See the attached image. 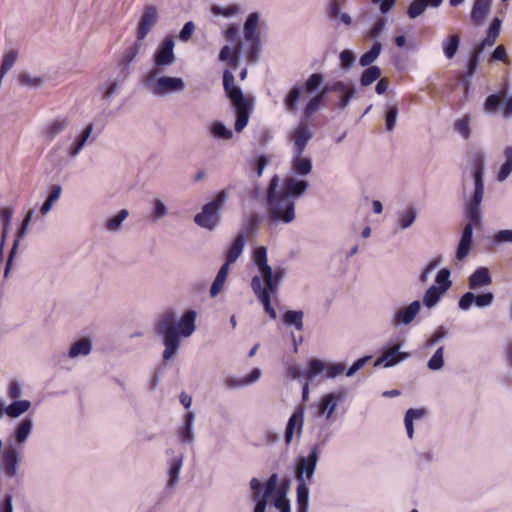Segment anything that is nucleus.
<instances>
[{"label": "nucleus", "mask_w": 512, "mask_h": 512, "mask_svg": "<svg viewBox=\"0 0 512 512\" xmlns=\"http://www.w3.org/2000/svg\"><path fill=\"white\" fill-rule=\"evenodd\" d=\"M174 40L171 37L165 38L153 55V67L150 70H165L166 67L172 66L176 62L174 53Z\"/></svg>", "instance_id": "nucleus-9"}, {"label": "nucleus", "mask_w": 512, "mask_h": 512, "mask_svg": "<svg viewBox=\"0 0 512 512\" xmlns=\"http://www.w3.org/2000/svg\"><path fill=\"white\" fill-rule=\"evenodd\" d=\"M324 82V76L320 73L311 74L305 82L307 93L315 92Z\"/></svg>", "instance_id": "nucleus-55"}, {"label": "nucleus", "mask_w": 512, "mask_h": 512, "mask_svg": "<svg viewBox=\"0 0 512 512\" xmlns=\"http://www.w3.org/2000/svg\"><path fill=\"white\" fill-rule=\"evenodd\" d=\"M427 367L431 371H439L444 367V347L440 346L427 362Z\"/></svg>", "instance_id": "nucleus-51"}, {"label": "nucleus", "mask_w": 512, "mask_h": 512, "mask_svg": "<svg viewBox=\"0 0 512 512\" xmlns=\"http://www.w3.org/2000/svg\"><path fill=\"white\" fill-rule=\"evenodd\" d=\"M502 155L503 161L496 175V180L498 182L506 181L512 174V146H505Z\"/></svg>", "instance_id": "nucleus-29"}, {"label": "nucleus", "mask_w": 512, "mask_h": 512, "mask_svg": "<svg viewBox=\"0 0 512 512\" xmlns=\"http://www.w3.org/2000/svg\"><path fill=\"white\" fill-rule=\"evenodd\" d=\"M253 261L258 268L259 275L252 278L251 288L266 313L274 320L277 318V313L271 305V296L276 294L279 284L284 279L285 269L280 266L273 269L268 264L267 249L264 246L255 248Z\"/></svg>", "instance_id": "nucleus-2"}, {"label": "nucleus", "mask_w": 512, "mask_h": 512, "mask_svg": "<svg viewBox=\"0 0 512 512\" xmlns=\"http://www.w3.org/2000/svg\"><path fill=\"white\" fill-rule=\"evenodd\" d=\"M441 262L440 258H436L431 260L423 269L421 274L419 275V282L421 284H426L430 278L431 273L439 266Z\"/></svg>", "instance_id": "nucleus-60"}, {"label": "nucleus", "mask_w": 512, "mask_h": 512, "mask_svg": "<svg viewBox=\"0 0 512 512\" xmlns=\"http://www.w3.org/2000/svg\"><path fill=\"white\" fill-rule=\"evenodd\" d=\"M450 275L451 272L448 268L441 269L436 275L435 282L438 285L437 287L444 293H446L452 285Z\"/></svg>", "instance_id": "nucleus-52"}, {"label": "nucleus", "mask_w": 512, "mask_h": 512, "mask_svg": "<svg viewBox=\"0 0 512 512\" xmlns=\"http://www.w3.org/2000/svg\"><path fill=\"white\" fill-rule=\"evenodd\" d=\"M491 283L492 277L489 269L486 267H478L468 279V285L471 290L489 286Z\"/></svg>", "instance_id": "nucleus-24"}, {"label": "nucleus", "mask_w": 512, "mask_h": 512, "mask_svg": "<svg viewBox=\"0 0 512 512\" xmlns=\"http://www.w3.org/2000/svg\"><path fill=\"white\" fill-rule=\"evenodd\" d=\"M229 196V188L222 189L216 197L202 207V211L194 216V222L205 229L213 230L218 225L219 211L226 203Z\"/></svg>", "instance_id": "nucleus-8"}, {"label": "nucleus", "mask_w": 512, "mask_h": 512, "mask_svg": "<svg viewBox=\"0 0 512 512\" xmlns=\"http://www.w3.org/2000/svg\"><path fill=\"white\" fill-rule=\"evenodd\" d=\"M210 133L213 137L222 140H230L233 137V131L227 128L222 122L215 121L210 126Z\"/></svg>", "instance_id": "nucleus-50"}, {"label": "nucleus", "mask_w": 512, "mask_h": 512, "mask_svg": "<svg viewBox=\"0 0 512 512\" xmlns=\"http://www.w3.org/2000/svg\"><path fill=\"white\" fill-rule=\"evenodd\" d=\"M327 368V363L320 359H312L308 364V369L305 372L307 379L313 380L318 375L324 373Z\"/></svg>", "instance_id": "nucleus-49"}, {"label": "nucleus", "mask_w": 512, "mask_h": 512, "mask_svg": "<svg viewBox=\"0 0 512 512\" xmlns=\"http://www.w3.org/2000/svg\"><path fill=\"white\" fill-rule=\"evenodd\" d=\"M278 485V475L273 473L268 480L262 485V490L253 492L251 499L266 500L268 502L269 497L276 491Z\"/></svg>", "instance_id": "nucleus-33"}, {"label": "nucleus", "mask_w": 512, "mask_h": 512, "mask_svg": "<svg viewBox=\"0 0 512 512\" xmlns=\"http://www.w3.org/2000/svg\"><path fill=\"white\" fill-rule=\"evenodd\" d=\"M426 411L424 409L410 408L405 413L404 423L407 431V436L412 439L414 436V420L421 419L425 416Z\"/></svg>", "instance_id": "nucleus-38"}, {"label": "nucleus", "mask_w": 512, "mask_h": 512, "mask_svg": "<svg viewBox=\"0 0 512 512\" xmlns=\"http://www.w3.org/2000/svg\"><path fill=\"white\" fill-rule=\"evenodd\" d=\"M31 406L32 403L29 400L17 399L5 407L2 406V415L5 414L10 418H19L25 414Z\"/></svg>", "instance_id": "nucleus-30"}, {"label": "nucleus", "mask_w": 512, "mask_h": 512, "mask_svg": "<svg viewBox=\"0 0 512 512\" xmlns=\"http://www.w3.org/2000/svg\"><path fill=\"white\" fill-rule=\"evenodd\" d=\"M245 245V237L243 234L237 235L232 245L227 251L226 262L231 265L237 261V259L241 256Z\"/></svg>", "instance_id": "nucleus-35"}, {"label": "nucleus", "mask_w": 512, "mask_h": 512, "mask_svg": "<svg viewBox=\"0 0 512 512\" xmlns=\"http://www.w3.org/2000/svg\"><path fill=\"white\" fill-rule=\"evenodd\" d=\"M142 41L143 40L137 39L136 42L126 51V53L123 56V59L119 63V68L121 70V73L123 74V79L127 78L129 74L130 65L133 63V61L140 53L142 49Z\"/></svg>", "instance_id": "nucleus-26"}, {"label": "nucleus", "mask_w": 512, "mask_h": 512, "mask_svg": "<svg viewBox=\"0 0 512 512\" xmlns=\"http://www.w3.org/2000/svg\"><path fill=\"white\" fill-rule=\"evenodd\" d=\"M19 41L16 43L15 47L8 48L3 59H2V77L4 74L10 70L14 64L16 63L19 55Z\"/></svg>", "instance_id": "nucleus-47"}, {"label": "nucleus", "mask_w": 512, "mask_h": 512, "mask_svg": "<svg viewBox=\"0 0 512 512\" xmlns=\"http://www.w3.org/2000/svg\"><path fill=\"white\" fill-rule=\"evenodd\" d=\"M34 428V420L32 417H25L16 424L13 432L8 438V446L17 447L23 450L26 442L30 438Z\"/></svg>", "instance_id": "nucleus-11"}, {"label": "nucleus", "mask_w": 512, "mask_h": 512, "mask_svg": "<svg viewBox=\"0 0 512 512\" xmlns=\"http://www.w3.org/2000/svg\"><path fill=\"white\" fill-rule=\"evenodd\" d=\"M279 177L274 175L267 189V215L269 223L289 224L295 219V201L277 191Z\"/></svg>", "instance_id": "nucleus-5"}, {"label": "nucleus", "mask_w": 512, "mask_h": 512, "mask_svg": "<svg viewBox=\"0 0 512 512\" xmlns=\"http://www.w3.org/2000/svg\"><path fill=\"white\" fill-rule=\"evenodd\" d=\"M427 8V2L424 0H413L408 8V15L410 18L415 19L420 16Z\"/></svg>", "instance_id": "nucleus-59"}, {"label": "nucleus", "mask_w": 512, "mask_h": 512, "mask_svg": "<svg viewBox=\"0 0 512 512\" xmlns=\"http://www.w3.org/2000/svg\"><path fill=\"white\" fill-rule=\"evenodd\" d=\"M291 171L300 176H308L312 172V159L303 157V153H293Z\"/></svg>", "instance_id": "nucleus-25"}, {"label": "nucleus", "mask_w": 512, "mask_h": 512, "mask_svg": "<svg viewBox=\"0 0 512 512\" xmlns=\"http://www.w3.org/2000/svg\"><path fill=\"white\" fill-rule=\"evenodd\" d=\"M8 397L13 400L20 399L23 394V386L18 380H11L8 384Z\"/></svg>", "instance_id": "nucleus-64"}, {"label": "nucleus", "mask_w": 512, "mask_h": 512, "mask_svg": "<svg viewBox=\"0 0 512 512\" xmlns=\"http://www.w3.org/2000/svg\"><path fill=\"white\" fill-rule=\"evenodd\" d=\"M345 371V365L340 362L335 363H327L326 368V377L329 379H334L340 375H342Z\"/></svg>", "instance_id": "nucleus-62"}, {"label": "nucleus", "mask_w": 512, "mask_h": 512, "mask_svg": "<svg viewBox=\"0 0 512 512\" xmlns=\"http://www.w3.org/2000/svg\"><path fill=\"white\" fill-rule=\"evenodd\" d=\"M68 125L69 122L67 119H55L45 127L44 135L49 141H52L57 135L62 133Z\"/></svg>", "instance_id": "nucleus-44"}, {"label": "nucleus", "mask_w": 512, "mask_h": 512, "mask_svg": "<svg viewBox=\"0 0 512 512\" xmlns=\"http://www.w3.org/2000/svg\"><path fill=\"white\" fill-rule=\"evenodd\" d=\"M398 116V107L396 104H388L385 114V127L386 130L391 132L395 129Z\"/></svg>", "instance_id": "nucleus-53"}, {"label": "nucleus", "mask_w": 512, "mask_h": 512, "mask_svg": "<svg viewBox=\"0 0 512 512\" xmlns=\"http://www.w3.org/2000/svg\"><path fill=\"white\" fill-rule=\"evenodd\" d=\"M259 18L260 17L258 13H251L247 17L244 23V36L246 41L259 39V35L257 32Z\"/></svg>", "instance_id": "nucleus-37"}, {"label": "nucleus", "mask_w": 512, "mask_h": 512, "mask_svg": "<svg viewBox=\"0 0 512 512\" xmlns=\"http://www.w3.org/2000/svg\"><path fill=\"white\" fill-rule=\"evenodd\" d=\"M339 59L341 68L348 70L355 64L356 56L351 50L345 49L339 54Z\"/></svg>", "instance_id": "nucleus-58"}, {"label": "nucleus", "mask_w": 512, "mask_h": 512, "mask_svg": "<svg viewBox=\"0 0 512 512\" xmlns=\"http://www.w3.org/2000/svg\"><path fill=\"white\" fill-rule=\"evenodd\" d=\"M229 267H230V265L227 263H224L220 267V269L211 285V288H210V295L212 298L216 297L223 289L226 279H227V276H228Z\"/></svg>", "instance_id": "nucleus-36"}, {"label": "nucleus", "mask_w": 512, "mask_h": 512, "mask_svg": "<svg viewBox=\"0 0 512 512\" xmlns=\"http://www.w3.org/2000/svg\"><path fill=\"white\" fill-rule=\"evenodd\" d=\"M304 313L301 310H289L283 315V323L287 326H293L296 330L304 329Z\"/></svg>", "instance_id": "nucleus-40"}, {"label": "nucleus", "mask_w": 512, "mask_h": 512, "mask_svg": "<svg viewBox=\"0 0 512 512\" xmlns=\"http://www.w3.org/2000/svg\"><path fill=\"white\" fill-rule=\"evenodd\" d=\"M197 313L194 310L186 311L177 321L173 312L164 313L157 323L156 329L162 337L165 349L162 353L164 361L172 359L181 345V337H190L196 330Z\"/></svg>", "instance_id": "nucleus-3"}, {"label": "nucleus", "mask_w": 512, "mask_h": 512, "mask_svg": "<svg viewBox=\"0 0 512 512\" xmlns=\"http://www.w3.org/2000/svg\"><path fill=\"white\" fill-rule=\"evenodd\" d=\"M33 215H34V211L29 210L27 212V214L25 215L24 219L22 220L19 229L16 232L13 247L8 255L6 266H5V271H4L5 277H8V275H9V272L13 266V260L15 258V255H16L18 247H19L20 240L26 236L28 227L32 221Z\"/></svg>", "instance_id": "nucleus-18"}, {"label": "nucleus", "mask_w": 512, "mask_h": 512, "mask_svg": "<svg viewBox=\"0 0 512 512\" xmlns=\"http://www.w3.org/2000/svg\"><path fill=\"white\" fill-rule=\"evenodd\" d=\"M274 506L280 512H291L290 504L286 497L285 490L281 489L276 493V497L274 499Z\"/></svg>", "instance_id": "nucleus-57"}, {"label": "nucleus", "mask_w": 512, "mask_h": 512, "mask_svg": "<svg viewBox=\"0 0 512 512\" xmlns=\"http://www.w3.org/2000/svg\"><path fill=\"white\" fill-rule=\"evenodd\" d=\"M337 400H342L340 393L334 392L324 395L319 405V414H326V419H329L337 407Z\"/></svg>", "instance_id": "nucleus-31"}, {"label": "nucleus", "mask_w": 512, "mask_h": 512, "mask_svg": "<svg viewBox=\"0 0 512 512\" xmlns=\"http://www.w3.org/2000/svg\"><path fill=\"white\" fill-rule=\"evenodd\" d=\"M381 76V69L378 66L367 67L360 78V84L363 87H367L378 80Z\"/></svg>", "instance_id": "nucleus-48"}, {"label": "nucleus", "mask_w": 512, "mask_h": 512, "mask_svg": "<svg viewBox=\"0 0 512 512\" xmlns=\"http://www.w3.org/2000/svg\"><path fill=\"white\" fill-rule=\"evenodd\" d=\"M322 91H326V94L329 92H337L340 95L346 94L348 92H354L355 90L352 86L344 83L343 81H336L331 85L325 86Z\"/></svg>", "instance_id": "nucleus-56"}, {"label": "nucleus", "mask_w": 512, "mask_h": 512, "mask_svg": "<svg viewBox=\"0 0 512 512\" xmlns=\"http://www.w3.org/2000/svg\"><path fill=\"white\" fill-rule=\"evenodd\" d=\"M129 216V211L127 209L120 210L115 216L108 218L105 221L104 227L109 232H118L122 228L123 222Z\"/></svg>", "instance_id": "nucleus-42"}, {"label": "nucleus", "mask_w": 512, "mask_h": 512, "mask_svg": "<svg viewBox=\"0 0 512 512\" xmlns=\"http://www.w3.org/2000/svg\"><path fill=\"white\" fill-rule=\"evenodd\" d=\"M303 87L301 85H295L287 93L283 100L285 110L290 114H296L298 111V103L300 101Z\"/></svg>", "instance_id": "nucleus-32"}, {"label": "nucleus", "mask_w": 512, "mask_h": 512, "mask_svg": "<svg viewBox=\"0 0 512 512\" xmlns=\"http://www.w3.org/2000/svg\"><path fill=\"white\" fill-rule=\"evenodd\" d=\"M382 51V44L379 41H375L367 52L362 54L359 59V64L362 67H369L373 62H375Z\"/></svg>", "instance_id": "nucleus-43"}, {"label": "nucleus", "mask_w": 512, "mask_h": 512, "mask_svg": "<svg viewBox=\"0 0 512 512\" xmlns=\"http://www.w3.org/2000/svg\"><path fill=\"white\" fill-rule=\"evenodd\" d=\"M262 375L259 368H254L249 375L244 377L228 376L224 379V385L229 390L241 389L256 383Z\"/></svg>", "instance_id": "nucleus-21"}, {"label": "nucleus", "mask_w": 512, "mask_h": 512, "mask_svg": "<svg viewBox=\"0 0 512 512\" xmlns=\"http://www.w3.org/2000/svg\"><path fill=\"white\" fill-rule=\"evenodd\" d=\"M309 188V182L304 179H297L294 176H288L283 180L282 187L277 191L280 193H285V195H289L291 199L295 201V198H298L305 194L307 189Z\"/></svg>", "instance_id": "nucleus-20"}, {"label": "nucleus", "mask_w": 512, "mask_h": 512, "mask_svg": "<svg viewBox=\"0 0 512 512\" xmlns=\"http://www.w3.org/2000/svg\"><path fill=\"white\" fill-rule=\"evenodd\" d=\"M93 349V343L89 338H81L73 342L68 351V357L76 359L88 356Z\"/></svg>", "instance_id": "nucleus-28"}, {"label": "nucleus", "mask_w": 512, "mask_h": 512, "mask_svg": "<svg viewBox=\"0 0 512 512\" xmlns=\"http://www.w3.org/2000/svg\"><path fill=\"white\" fill-rule=\"evenodd\" d=\"M471 161L474 192L464 203V213L468 223L463 228L456 251V259L459 261L464 260L469 255L474 226L478 227L482 224L481 203L484 196V153L481 150L473 151Z\"/></svg>", "instance_id": "nucleus-1"}, {"label": "nucleus", "mask_w": 512, "mask_h": 512, "mask_svg": "<svg viewBox=\"0 0 512 512\" xmlns=\"http://www.w3.org/2000/svg\"><path fill=\"white\" fill-rule=\"evenodd\" d=\"M22 451L17 447L8 445L2 450V471L7 477L15 478L18 476Z\"/></svg>", "instance_id": "nucleus-14"}, {"label": "nucleus", "mask_w": 512, "mask_h": 512, "mask_svg": "<svg viewBox=\"0 0 512 512\" xmlns=\"http://www.w3.org/2000/svg\"><path fill=\"white\" fill-rule=\"evenodd\" d=\"M500 105L503 106L501 97L497 94H492L486 98L484 102V110L489 113H494Z\"/></svg>", "instance_id": "nucleus-63"}, {"label": "nucleus", "mask_w": 512, "mask_h": 512, "mask_svg": "<svg viewBox=\"0 0 512 512\" xmlns=\"http://www.w3.org/2000/svg\"><path fill=\"white\" fill-rule=\"evenodd\" d=\"M165 455L167 456L166 466L168 475L166 486L169 489H173L179 482L180 473L184 463V454L176 453L174 449L168 448L165 451Z\"/></svg>", "instance_id": "nucleus-10"}, {"label": "nucleus", "mask_w": 512, "mask_h": 512, "mask_svg": "<svg viewBox=\"0 0 512 512\" xmlns=\"http://www.w3.org/2000/svg\"><path fill=\"white\" fill-rule=\"evenodd\" d=\"M211 12L215 16H223V17H231L238 12V7L236 5H229L227 7H221L219 5H213L211 7Z\"/></svg>", "instance_id": "nucleus-61"}, {"label": "nucleus", "mask_w": 512, "mask_h": 512, "mask_svg": "<svg viewBox=\"0 0 512 512\" xmlns=\"http://www.w3.org/2000/svg\"><path fill=\"white\" fill-rule=\"evenodd\" d=\"M223 88L236 113L235 131L241 132L248 124L252 100L247 98L241 88L235 85L234 75L227 69L223 72Z\"/></svg>", "instance_id": "nucleus-6"}, {"label": "nucleus", "mask_w": 512, "mask_h": 512, "mask_svg": "<svg viewBox=\"0 0 512 512\" xmlns=\"http://www.w3.org/2000/svg\"><path fill=\"white\" fill-rule=\"evenodd\" d=\"M400 348L401 344H397L385 351L382 356L376 360L375 366L383 365L385 368H389L407 359L409 357V353L400 352Z\"/></svg>", "instance_id": "nucleus-22"}, {"label": "nucleus", "mask_w": 512, "mask_h": 512, "mask_svg": "<svg viewBox=\"0 0 512 512\" xmlns=\"http://www.w3.org/2000/svg\"><path fill=\"white\" fill-rule=\"evenodd\" d=\"M312 138L313 132L307 123L301 120L289 135V139L292 142V153H304Z\"/></svg>", "instance_id": "nucleus-15"}, {"label": "nucleus", "mask_w": 512, "mask_h": 512, "mask_svg": "<svg viewBox=\"0 0 512 512\" xmlns=\"http://www.w3.org/2000/svg\"><path fill=\"white\" fill-rule=\"evenodd\" d=\"M93 129H94V125L89 124L82 131V133L79 136H77L75 141L68 148V154L70 157L74 158L79 154V152L82 150V148L85 146V144L91 137Z\"/></svg>", "instance_id": "nucleus-34"}, {"label": "nucleus", "mask_w": 512, "mask_h": 512, "mask_svg": "<svg viewBox=\"0 0 512 512\" xmlns=\"http://www.w3.org/2000/svg\"><path fill=\"white\" fill-rule=\"evenodd\" d=\"M460 46V36L458 34L450 35L442 42V49L447 59H453Z\"/></svg>", "instance_id": "nucleus-41"}, {"label": "nucleus", "mask_w": 512, "mask_h": 512, "mask_svg": "<svg viewBox=\"0 0 512 512\" xmlns=\"http://www.w3.org/2000/svg\"><path fill=\"white\" fill-rule=\"evenodd\" d=\"M494 301V294L492 292L475 295L473 292L464 293L458 302V307L467 311L471 308L472 304L475 303L477 307L484 308L489 307Z\"/></svg>", "instance_id": "nucleus-19"}, {"label": "nucleus", "mask_w": 512, "mask_h": 512, "mask_svg": "<svg viewBox=\"0 0 512 512\" xmlns=\"http://www.w3.org/2000/svg\"><path fill=\"white\" fill-rule=\"evenodd\" d=\"M444 294V292L438 289L437 285L430 286L424 293L423 305L429 309L433 308Z\"/></svg>", "instance_id": "nucleus-46"}, {"label": "nucleus", "mask_w": 512, "mask_h": 512, "mask_svg": "<svg viewBox=\"0 0 512 512\" xmlns=\"http://www.w3.org/2000/svg\"><path fill=\"white\" fill-rule=\"evenodd\" d=\"M304 417V406L297 407L292 413V415L289 417L284 431V442L287 446H289L292 443L294 437H301L304 425Z\"/></svg>", "instance_id": "nucleus-12"}, {"label": "nucleus", "mask_w": 512, "mask_h": 512, "mask_svg": "<svg viewBox=\"0 0 512 512\" xmlns=\"http://www.w3.org/2000/svg\"><path fill=\"white\" fill-rule=\"evenodd\" d=\"M387 20L385 18H378L372 27L365 33V37L369 39H377L385 30Z\"/></svg>", "instance_id": "nucleus-54"}, {"label": "nucleus", "mask_w": 512, "mask_h": 512, "mask_svg": "<svg viewBox=\"0 0 512 512\" xmlns=\"http://www.w3.org/2000/svg\"><path fill=\"white\" fill-rule=\"evenodd\" d=\"M418 211L414 207H406L396 213V227L401 230L409 229L416 221Z\"/></svg>", "instance_id": "nucleus-27"}, {"label": "nucleus", "mask_w": 512, "mask_h": 512, "mask_svg": "<svg viewBox=\"0 0 512 512\" xmlns=\"http://www.w3.org/2000/svg\"><path fill=\"white\" fill-rule=\"evenodd\" d=\"M320 458L319 444H315L307 456H299L295 465V479L297 481V512L309 510V488L316 472Z\"/></svg>", "instance_id": "nucleus-4"}, {"label": "nucleus", "mask_w": 512, "mask_h": 512, "mask_svg": "<svg viewBox=\"0 0 512 512\" xmlns=\"http://www.w3.org/2000/svg\"><path fill=\"white\" fill-rule=\"evenodd\" d=\"M421 309L419 300L411 302L408 306L396 310L391 317V326L397 328L401 325H409L416 318Z\"/></svg>", "instance_id": "nucleus-16"}, {"label": "nucleus", "mask_w": 512, "mask_h": 512, "mask_svg": "<svg viewBox=\"0 0 512 512\" xmlns=\"http://www.w3.org/2000/svg\"><path fill=\"white\" fill-rule=\"evenodd\" d=\"M195 418L194 412H187L183 415L182 422L176 429V435L182 445L190 446L195 442Z\"/></svg>", "instance_id": "nucleus-17"}, {"label": "nucleus", "mask_w": 512, "mask_h": 512, "mask_svg": "<svg viewBox=\"0 0 512 512\" xmlns=\"http://www.w3.org/2000/svg\"><path fill=\"white\" fill-rule=\"evenodd\" d=\"M453 129L456 133L462 136L463 139L467 140L471 137V116L466 114L460 119L456 120L453 124Z\"/></svg>", "instance_id": "nucleus-45"}, {"label": "nucleus", "mask_w": 512, "mask_h": 512, "mask_svg": "<svg viewBox=\"0 0 512 512\" xmlns=\"http://www.w3.org/2000/svg\"><path fill=\"white\" fill-rule=\"evenodd\" d=\"M326 96V91H320L317 95L312 97L303 109V117L301 120L307 122V120L320 108V105Z\"/></svg>", "instance_id": "nucleus-39"}, {"label": "nucleus", "mask_w": 512, "mask_h": 512, "mask_svg": "<svg viewBox=\"0 0 512 512\" xmlns=\"http://www.w3.org/2000/svg\"><path fill=\"white\" fill-rule=\"evenodd\" d=\"M159 19L158 9L155 5H146L142 11L136 27V38L144 40Z\"/></svg>", "instance_id": "nucleus-13"}, {"label": "nucleus", "mask_w": 512, "mask_h": 512, "mask_svg": "<svg viewBox=\"0 0 512 512\" xmlns=\"http://www.w3.org/2000/svg\"><path fill=\"white\" fill-rule=\"evenodd\" d=\"M165 70H149L145 76V85L150 92L158 97L183 92L186 84L181 77H171L164 74Z\"/></svg>", "instance_id": "nucleus-7"}, {"label": "nucleus", "mask_w": 512, "mask_h": 512, "mask_svg": "<svg viewBox=\"0 0 512 512\" xmlns=\"http://www.w3.org/2000/svg\"><path fill=\"white\" fill-rule=\"evenodd\" d=\"M492 6V0H474L471 13H470V19L472 24L475 26H481L486 16L490 13Z\"/></svg>", "instance_id": "nucleus-23"}]
</instances>
